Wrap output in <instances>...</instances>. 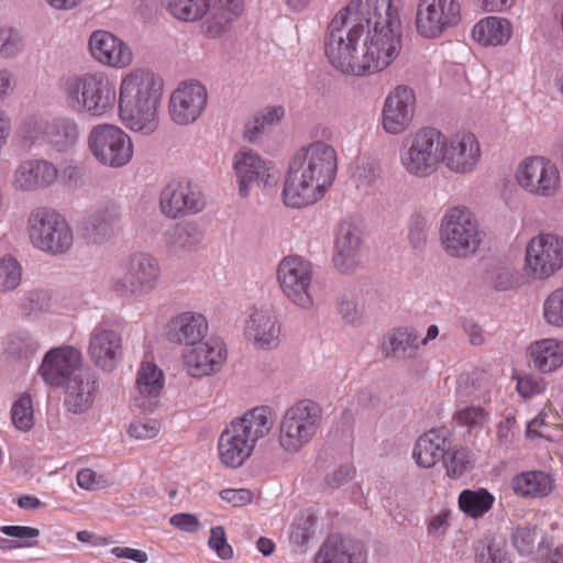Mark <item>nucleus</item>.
<instances>
[{"mask_svg": "<svg viewBox=\"0 0 563 563\" xmlns=\"http://www.w3.org/2000/svg\"><path fill=\"white\" fill-rule=\"evenodd\" d=\"M367 553L361 541L341 536L329 537L316 555L314 563H366Z\"/></svg>", "mask_w": 563, "mask_h": 563, "instance_id": "obj_30", "label": "nucleus"}, {"mask_svg": "<svg viewBox=\"0 0 563 563\" xmlns=\"http://www.w3.org/2000/svg\"><path fill=\"white\" fill-rule=\"evenodd\" d=\"M461 22V5L455 0H419L416 30L423 38H438Z\"/></svg>", "mask_w": 563, "mask_h": 563, "instance_id": "obj_13", "label": "nucleus"}, {"mask_svg": "<svg viewBox=\"0 0 563 563\" xmlns=\"http://www.w3.org/2000/svg\"><path fill=\"white\" fill-rule=\"evenodd\" d=\"M285 115V110L282 106H274L265 108L263 111L256 114L258 120L266 125H273L276 122H279Z\"/></svg>", "mask_w": 563, "mask_h": 563, "instance_id": "obj_64", "label": "nucleus"}, {"mask_svg": "<svg viewBox=\"0 0 563 563\" xmlns=\"http://www.w3.org/2000/svg\"><path fill=\"white\" fill-rule=\"evenodd\" d=\"M121 208L114 201L99 205L85 220V230L95 243L103 242L119 230Z\"/></svg>", "mask_w": 563, "mask_h": 563, "instance_id": "obj_31", "label": "nucleus"}, {"mask_svg": "<svg viewBox=\"0 0 563 563\" xmlns=\"http://www.w3.org/2000/svg\"><path fill=\"white\" fill-rule=\"evenodd\" d=\"M27 233L31 243L49 255L68 252L74 234L66 219L52 208L37 207L27 218Z\"/></svg>", "mask_w": 563, "mask_h": 563, "instance_id": "obj_10", "label": "nucleus"}, {"mask_svg": "<svg viewBox=\"0 0 563 563\" xmlns=\"http://www.w3.org/2000/svg\"><path fill=\"white\" fill-rule=\"evenodd\" d=\"M475 563H511L506 549L490 536L474 543Z\"/></svg>", "mask_w": 563, "mask_h": 563, "instance_id": "obj_43", "label": "nucleus"}, {"mask_svg": "<svg viewBox=\"0 0 563 563\" xmlns=\"http://www.w3.org/2000/svg\"><path fill=\"white\" fill-rule=\"evenodd\" d=\"M232 21L233 18L230 14L212 7L210 15L203 23V32L209 37H218L229 29Z\"/></svg>", "mask_w": 563, "mask_h": 563, "instance_id": "obj_51", "label": "nucleus"}, {"mask_svg": "<svg viewBox=\"0 0 563 563\" xmlns=\"http://www.w3.org/2000/svg\"><path fill=\"white\" fill-rule=\"evenodd\" d=\"M420 346L417 331L408 327L395 328L385 334L382 351L386 357L412 358Z\"/></svg>", "mask_w": 563, "mask_h": 563, "instance_id": "obj_34", "label": "nucleus"}, {"mask_svg": "<svg viewBox=\"0 0 563 563\" xmlns=\"http://www.w3.org/2000/svg\"><path fill=\"white\" fill-rule=\"evenodd\" d=\"M169 523L175 528L188 532L195 533L200 527L198 518L192 514L180 512L169 518Z\"/></svg>", "mask_w": 563, "mask_h": 563, "instance_id": "obj_60", "label": "nucleus"}, {"mask_svg": "<svg viewBox=\"0 0 563 563\" xmlns=\"http://www.w3.org/2000/svg\"><path fill=\"white\" fill-rule=\"evenodd\" d=\"M161 211L169 218L198 213L205 208L199 187L189 179L170 180L161 191Z\"/></svg>", "mask_w": 563, "mask_h": 563, "instance_id": "obj_16", "label": "nucleus"}, {"mask_svg": "<svg viewBox=\"0 0 563 563\" xmlns=\"http://www.w3.org/2000/svg\"><path fill=\"white\" fill-rule=\"evenodd\" d=\"M162 275L158 260L146 252L125 258L109 280V288L122 298H140L154 291Z\"/></svg>", "mask_w": 563, "mask_h": 563, "instance_id": "obj_8", "label": "nucleus"}, {"mask_svg": "<svg viewBox=\"0 0 563 563\" xmlns=\"http://www.w3.org/2000/svg\"><path fill=\"white\" fill-rule=\"evenodd\" d=\"M511 487L521 497L542 498L552 493L554 479L543 471L522 472L512 478Z\"/></svg>", "mask_w": 563, "mask_h": 563, "instance_id": "obj_36", "label": "nucleus"}, {"mask_svg": "<svg viewBox=\"0 0 563 563\" xmlns=\"http://www.w3.org/2000/svg\"><path fill=\"white\" fill-rule=\"evenodd\" d=\"M0 532L16 538L19 548H31L36 545V538L40 536V530L33 527L26 526H2Z\"/></svg>", "mask_w": 563, "mask_h": 563, "instance_id": "obj_54", "label": "nucleus"}, {"mask_svg": "<svg viewBox=\"0 0 563 563\" xmlns=\"http://www.w3.org/2000/svg\"><path fill=\"white\" fill-rule=\"evenodd\" d=\"M444 134L435 128H420L407 134L399 147V164L412 177L426 179L442 164Z\"/></svg>", "mask_w": 563, "mask_h": 563, "instance_id": "obj_6", "label": "nucleus"}, {"mask_svg": "<svg viewBox=\"0 0 563 563\" xmlns=\"http://www.w3.org/2000/svg\"><path fill=\"white\" fill-rule=\"evenodd\" d=\"M355 468L352 464L341 465L339 468L325 476V483L330 487H340L353 478Z\"/></svg>", "mask_w": 563, "mask_h": 563, "instance_id": "obj_61", "label": "nucleus"}, {"mask_svg": "<svg viewBox=\"0 0 563 563\" xmlns=\"http://www.w3.org/2000/svg\"><path fill=\"white\" fill-rule=\"evenodd\" d=\"M538 539L536 527H519L512 533V542L521 554H530L536 548Z\"/></svg>", "mask_w": 563, "mask_h": 563, "instance_id": "obj_56", "label": "nucleus"}, {"mask_svg": "<svg viewBox=\"0 0 563 563\" xmlns=\"http://www.w3.org/2000/svg\"><path fill=\"white\" fill-rule=\"evenodd\" d=\"M24 46L21 33L13 27L0 29V55L5 58L16 56Z\"/></svg>", "mask_w": 563, "mask_h": 563, "instance_id": "obj_49", "label": "nucleus"}, {"mask_svg": "<svg viewBox=\"0 0 563 563\" xmlns=\"http://www.w3.org/2000/svg\"><path fill=\"white\" fill-rule=\"evenodd\" d=\"M57 167L43 158L22 161L13 172L11 186L22 192H34L54 185L58 178Z\"/></svg>", "mask_w": 563, "mask_h": 563, "instance_id": "obj_23", "label": "nucleus"}, {"mask_svg": "<svg viewBox=\"0 0 563 563\" xmlns=\"http://www.w3.org/2000/svg\"><path fill=\"white\" fill-rule=\"evenodd\" d=\"M111 553L118 559H129L137 563H146L148 560V555L145 551L126 547H115L111 550Z\"/></svg>", "mask_w": 563, "mask_h": 563, "instance_id": "obj_63", "label": "nucleus"}, {"mask_svg": "<svg viewBox=\"0 0 563 563\" xmlns=\"http://www.w3.org/2000/svg\"><path fill=\"white\" fill-rule=\"evenodd\" d=\"M208 544L220 559L230 560L233 558V549L227 542L225 531L222 526L211 528Z\"/></svg>", "mask_w": 563, "mask_h": 563, "instance_id": "obj_57", "label": "nucleus"}, {"mask_svg": "<svg viewBox=\"0 0 563 563\" xmlns=\"http://www.w3.org/2000/svg\"><path fill=\"white\" fill-rule=\"evenodd\" d=\"M220 497L234 507H241L252 501L253 493L246 488H228L220 492Z\"/></svg>", "mask_w": 563, "mask_h": 563, "instance_id": "obj_59", "label": "nucleus"}, {"mask_svg": "<svg viewBox=\"0 0 563 563\" xmlns=\"http://www.w3.org/2000/svg\"><path fill=\"white\" fill-rule=\"evenodd\" d=\"M166 8L178 20L195 22L207 13L209 2L208 0H167Z\"/></svg>", "mask_w": 563, "mask_h": 563, "instance_id": "obj_42", "label": "nucleus"}, {"mask_svg": "<svg viewBox=\"0 0 563 563\" xmlns=\"http://www.w3.org/2000/svg\"><path fill=\"white\" fill-rule=\"evenodd\" d=\"M512 33L507 19L488 16L477 22L472 31L473 38L483 46H497L506 44Z\"/></svg>", "mask_w": 563, "mask_h": 563, "instance_id": "obj_37", "label": "nucleus"}, {"mask_svg": "<svg viewBox=\"0 0 563 563\" xmlns=\"http://www.w3.org/2000/svg\"><path fill=\"white\" fill-rule=\"evenodd\" d=\"M416 95L408 86H398L385 99L383 107V129L389 134L405 132L413 119Z\"/></svg>", "mask_w": 563, "mask_h": 563, "instance_id": "obj_19", "label": "nucleus"}, {"mask_svg": "<svg viewBox=\"0 0 563 563\" xmlns=\"http://www.w3.org/2000/svg\"><path fill=\"white\" fill-rule=\"evenodd\" d=\"M492 286L498 291H506L521 284V275L510 267H498L490 273Z\"/></svg>", "mask_w": 563, "mask_h": 563, "instance_id": "obj_50", "label": "nucleus"}, {"mask_svg": "<svg viewBox=\"0 0 563 563\" xmlns=\"http://www.w3.org/2000/svg\"><path fill=\"white\" fill-rule=\"evenodd\" d=\"M11 419L20 431H29L34 426L33 401L30 395L24 394L12 405Z\"/></svg>", "mask_w": 563, "mask_h": 563, "instance_id": "obj_46", "label": "nucleus"}, {"mask_svg": "<svg viewBox=\"0 0 563 563\" xmlns=\"http://www.w3.org/2000/svg\"><path fill=\"white\" fill-rule=\"evenodd\" d=\"M88 147L100 164L114 168L126 165L133 156L130 136L119 126L108 123L97 124L90 130Z\"/></svg>", "mask_w": 563, "mask_h": 563, "instance_id": "obj_11", "label": "nucleus"}, {"mask_svg": "<svg viewBox=\"0 0 563 563\" xmlns=\"http://www.w3.org/2000/svg\"><path fill=\"white\" fill-rule=\"evenodd\" d=\"M542 389L541 382L530 375L519 377L517 380V390L525 398L539 394Z\"/></svg>", "mask_w": 563, "mask_h": 563, "instance_id": "obj_62", "label": "nucleus"}, {"mask_svg": "<svg viewBox=\"0 0 563 563\" xmlns=\"http://www.w3.org/2000/svg\"><path fill=\"white\" fill-rule=\"evenodd\" d=\"M208 329V321L203 314L186 311L169 320L166 339L173 344L192 347L203 341Z\"/></svg>", "mask_w": 563, "mask_h": 563, "instance_id": "obj_26", "label": "nucleus"}, {"mask_svg": "<svg viewBox=\"0 0 563 563\" xmlns=\"http://www.w3.org/2000/svg\"><path fill=\"white\" fill-rule=\"evenodd\" d=\"M277 280L283 294L292 303L302 309L312 308V265L309 261L297 255L284 257L278 264Z\"/></svg>", "mask_w": 563, "mask_h": 563, "instance_id": "obj_12", "label": "nucleus"}, {"mask_svg": "<svg viewBox=\"0 0 563 563\" xmlns=\"http://www.w3.org/2000/svg\"><path fill=\"white\" fill-rule=\"evenodd\" d=\"M361 231L356 224L343 220L339 224L335 238V253L333 264L343 274L351 273L358 265L361 249Z\"/></svg>", "mask_w": 563, "mask_h": 563, "instance_id": "obj_28", "label": "nucleus"}, {"mask_svg": "<svg viewBox=\"0 0 563 563\" xmlns=\"http://www.w3.org/2000/svg\"><path fill=\"white\" fill-rule=\"evenodd\" d=\"M88 355L91 362L103 372H112L123 358L122 335L100 324L90 334Z\"/></svg>", "mask_w": 563, "mask_h": 563, "instance_id": "obj_21", "label": "nucleus"}, {"mask_svg": "<svg viewBox=\"0 0 563 563\" xmlns=\"http://www.w3.org/2000/svg\"><path fill=\"white\" fill-rule=\"evenodd\" d=\"M273 166L253 150L243 148L234 155V170L239 183V195L247 197L254 185L271 184Z\"/></svg>", "mask_w": 563, "mask_h": 563, "instance_id": "obj_25", "label": "nucleus"}, {"mask_svg": "<svg viewBox=\"0 0 563 563\" xmlns=\"http://www.w3.org/2000/svg\"><path fill=\"white\" fill-rule=\"evenodd\" d=\"M336 309L341 319L346 324L355 325L362 320V311L357 308L356 302L351 298L345 296L340 297Z\"/></svg>", "mask_w": 563, "mask_h": 563, "instance_id": "obj_58", "label": "nucleus"}, {"mask_svg": "<svg viewBox=\"0 0 563 563\" xmlns=\"http://www.w3.org/2000/svg\"><path fill=\"white\" fill-rule=\"evenodd\" d=\"M89 52L99 64L112 68H125L133 60L129 45L104 30L93 31L89 36Z\"/></svg>", "mask_w": 563, "mask_h": 563, "instance_id": "obj_24", "label": "nucleus"}, {"mask_svg": "<svg viewBox=\"0 0 563 563\" xmlns=\"http://www.w3.org/2000/svg\"><path fill=\"white\" fill-rule=\"evenodd\" d=\"M530 361L534 368L551 373L563 365V341L542 339L528 347Z\"/></svg>", "mask_w": 563, "mask_h": 563, "instance_id": "obj_35", "label": "nucleus"}, {"mask_svg": "<svg viewBox=\"0 0 563 563\" xmlns=\"http://www.w3.org/2000/svg\"><path fill=\"white\" fill-rule=\"evenodd\" d=\"M51 307V294L44 289H31L24 292L20 309L24 317H35Z\"/></svg>", "mask_w": 563, "mask_h": 563, "instance_id": "obj_45", "label": "nucleus"}, {"mask_svg": "<svg viewBox=\"0 0 563 563\" xmlns=\"http://www.w3.org/2000/svg\"><path fill=\"white\" fill-rule=\"evenodd\" d=\"M442 463L449 477L459 478L472 467L473 457L467 448L453 445L450 438L449 450H446Z\"/></svg>", "mask_w": 563, "mask_h": 563, "instance_id": "obj_41", "label": "nucleus"}, {"mask_svg": "<svg viewBox=\"0 0 563 563\" xmlns=\"http://www.w3.org/2000/svg\"><path fill=\"white\" fill-rule=\"evenodd\" d=\"M427 220L421 214H412L408 225V241L410 245L418 251L424 249L427 244Z\"/></svg>", "mask_w": 563, "mask_h": 563, "instance_id": "obj_53", "label": "nucleus"}, {"mask_svg": "<svg viewBox=\"0 0 563 563\" xmlns=\"http://www.w3.org/2000/svg\"><path fill=\"white\" fill-rule=\"evenodd\" d=\"M439 240L444 253L453 258L474 256L483 242V233L475 214L464 206L451 207L443 213Z\"/></svg>", "mask_w": 563, "mask_h": 563, "instance_id": "obj_7", "label": "nucleus"}, {"mask_svg": "<svg viewBox=\"0 0 563 563\" xmlns=\"http://www.w3.org/2000/svg\"><path fill=\"white\" fill-rule=\"evenodd\" d=\"M273 424L272 411L266 406L253 408L231 421L218 441L221 462L230 467L241 466L251 456L256 442L269 433Z\"/></svg>", "mask_w": 563, "mask_h": 563, "instance_id": "obj_4", "label": "nucleus"}, {"mask_svg": "<svg viewBox=\"0 0 563 563\" xmlns=\"http://www.w3.org/2000/svg\"><path fill=\"white\" fill-rule=\"evenodd\" d=\"M163 387V372L154 363L142 362L136 374L134 406L142 412H153L159 405V395Z\"/></svg>", "mask_w": 563, "mask_h": 563, "instance_id": "obj_27", "label": "nucleus"}, {"mask_svg": "<svg viewBox=\"0 0 563 563\" xmlns=\"http://www.w3.org/2000/svg\"><path fill=\"white\" fill-rule=\"evenodd\" d=\"M526 261L534 277L543 279L563 267V238L540 233L527 245Z\"/></svg>", "mask_w": 563, "mask_h": 563, "instance_id": "obj_15", "label": "nucleus"}, {"mask_svg": "<svg viewBox=\"0 0 563 563\" xmlns=\"http://www.w3.org/2000/svg\"><path fill=\"white\" fill-rule=\"evenodd\" d=\"M450 437L451 434L446 429H432L420 435L412 452L417 464L430 468L442 461L446 450H449Z\"/></svg>", "mask_w": 563, "mask_h": 563, "instance_id": "obj_33", "label": "nucleus"}, {"mask_svg": "<svg viewBox=\"0 0 563 563\" xmlns=\"http://www.w3.org/2000/svg\"><path fill=\"white\" fill-rule=\"evenodd\" d=\"M161 428L162 424L157 419H136L130 423L128 433L136 440H150L159 433Z\"/></svg>", "mask_w": 563, "mask_h": 563, "instance_id": "obj_52", "label": "nucleus"}, {"mask_svg": "<svg viewBox=\"0 0 563 563\" xmlns=\"http://www.w3.org/2000/svg\"><path fill=\"white\" fill-rule=\"evenodd\" d=\"M66 106L77 114L101 118L117 103L115 85L103 73L69 75L60 79Z\"/></svg>", "mask_w": 563, "mask_h": 563, "instance_id": "obj_5", "label": "nucleus"}, {"mask_svg": "<svg viewBox=\"0 0 563 563\" xmlns=\"http://www.w3.org/2000/svg\"><path fill=\"white\" fill-rule=\"evenodd\" d=\"M225 358L224 343L213 338L201 341L183 354L186 372L198 378L219 372Z\"/></svg>", "mask_w": 563, "mask_h": 563, "instance_id": "obj_20", "label": "nucleus"}, {"mask_svg": "<svg viewBox=\"0 0 563 563\" xmlns=\"http://www.w3.org/2000/svg\"><path fill=\"white\" fill-rule=\"evenodd\" d=\"M22 280V268L19 262L12 256H4L0 260V291L14 290Z\"/></svg>", "mask_w": 563, "mask_h": 563, "instance_id": "obj_47", "label": "nucleus"}, {"mask_svg": "<svg viewBox=\"0 0 563 563\" xmlns=\"http://www.w3.org/2000/svg\"><path fill=\"white\" fill-rule=\"evenodd\" d=\"M207 89L198 81H185L172 93L169 113L174 122L189 124L201 114L207 103Z\"/></svg>", "mask_w": 563, "mask_h": 563, "instance_id": "obj_22", "label": "nucleus"}, {"mask_svg": "<svg viewBox=\"0 0 563 563\" xmlns=\"http://www.w3.org/2000/svg\"><path fill=\"white\" fill-rule=\"evenodd\" d=\"M64 388L66 409L73 413H81L93 404L98 380L92 373L81 369Z\"/></svg>", "mask_w": 563, "mask_h": 563, "instance_id": "obj_32", "label": "nucleus"}, {"mask_svg": "<svg viewBox=\"0 0 563 563\" xmlns=\"http://www.w3.org/2000/svg\"><path fill=\"white\" fill-rule=\"evenodd\" d=\"M445 167L459 175L472 173L481 159V145L473 133H457L448 137L444 134L442 147Z\"/></svg>", "mask_w": 563, "mask_h": 563, "instance_id": "obj_18", "label": "nucleus"}, {"mask_svg": "<svg viewBox=\"0 0 563 563\" xmlns=\"http://www.w3.org/2000/svg\"><path fill=\"white\" fill-rule=\"evenodd\" d=\"M44 135L58 152H65L77 144L80 129L74 119L56 118L46 123Z\"/></svg>", "mask_w": 563, "mask_h": 563, "instance_id": "obj_38", "label": "nucleus"}, {"mask_svg": "<svg viewBox=\"0 0 563 563\" xmlns=\"http://www.w3.org/2000/svg\"><path fill=\"white\" fill-rule=\"evenodd\" d=\"M338 157L334 147L316 141L292 156L285 179L283 198L291 208L312 205L323 197L336 175Z\"/></svg>", "mask_w": 563, "mask_h": 563, "instance_id": "obj_2", "label": "nucleus"}, {"mask_svg": "<svg viewBox=\"0 0 563 563\" xmlns=\"http://www.w3.org/2000/svg\"><path fill=\"white\" fill-rule=\"evenodd\" d=\"M162 90V79L148 69L136 68L122 77L118 101L120 118L126 128L144 135L156 131V108Z\"/></svg>", "mask_w": 563, "mask_h": 563, "instance_id": "obj_3", "label": "nucleus"}, {"mask_svg": "<svg viewBox=\"0 0 563 563\" xmlns=\"http://www.w3.org/2000/svg\"><path fill=\"white\" fill-rule=\"evenodd\" d=\"M401 0H350L328 25L324 52L343 74L366 76L387 68L401 47Z\"/></svg>", "mask_w": 563, "mask_h": 563, "instance_id": "obj_1", "label": "nucleus"}, {"mask_svg": "<svg viewBox=\"0 0 563 563\" xmlns=\"http://www.w3.org/2000/svg\"><path fill=\"white\" fill-rule=\"evenodd\" d=\"M543 317L554 327H563V287L552 291L543 303Z\"/></svg>", "mask_w": 563, "mask_h": 563, "instance_id": "obj_48", "label": "nucleus"}, {"mask_svg": "<svg viewBox=\"0 0 563 563\" xmlns=\"http://www.w3.org/2000/svg\"><path fill=\"white\" fill-rule=\"evenodd\" d=\"M80 351L73 346L49 350L43 357L38 374L54 387H65L82 368Z\"/></svg>", "mask_w": 563, "mask_h": 563, "instance_id": "obj_17", "label": "nucleus"}, {"mask_svg": "<svg viewBox=\"0 0 563 563\" xmlns=\"http://www.w3.org/2000/svg\"><path fill=\"white\" fill-rule=\"evenodd\" d=\"M516 179L529 194L547 198L554 196L561 185L558 166L542 156L525 158L517 167Z\"/></svg>", "mask_w": 563, "mask_h": 563, "instance_id": "obj_14", "label": "nucleus"}, {"mask_svg": "<svg viewBox=\"0 0 563 563\" xmlns=\"http://www.w3.org/2000/svg\"><path fill=\"white\" fill-rule=\"evenodd\" d=\"M487 413L482 407L468 406L457 410L454 415V419L459 426L466 427L468 430L481 428Z\"/></svg>", "mask_w": 563, "mask_h": 563, "instance_id": "obj_55", "label": "nucleus"}, {"mask_svg": "<svg viewBox=\"0 0 563 563\" xmlns=\"http://www.w3.org/2000/svg\"><path fill=\"white\" fill-rule=\"evenodd\" d=\"M280 327L271 308L254 309L245 322V335L261 350L278 345Z\"/></svg>", "mask_w": 563, "mask_h": 563, "instance_id": "obj_29", "label": "nucleus"}, {"mask_svg": "<svg viewBox=\"0 0 563 563\" xmlns=\"http://www.w3.org/2000/svg\"><path fill=\"white\" fill-rule=\"evenodd\" d=\"M495 497L486 489H465L460 494V509L471 518H481L490 510Z\"/></svg>", "mask_w": 563, "mask_h": 563, "instance_id": "obj_40", "label": "nucleus"}, {"mask_svg": "<svg viewBox=\"0 0 563 563\" xmlns=\"http://www.w3.org/2000/svg\"><path fill=\"white\" fill-rule=\"evenodd\" d=\"M322 416V407L314 400L301 399L295 402L282 416L279 445L288 453H298L317 435Z\"/></svg>", "mask_w": 563, "mask_h": 563, "instance_id": "obj_9", "label": "nucleus"}, {"mask_svg": "<svg viewBox=\"0 0 563 563\" xmlns=\"http://www.w3.org/2000/svg\"><path fill=\"white\" fill-rule=\"evenodd\" d=\"M200 241V231L189 223L177 224L167 232V244L174 250H192Z\"/></svg>", "mask_w": 563, "mask_h": 563, "instance_id": "obj_44", "label": "nucleus"}, {"mask_svg": "<svg viewBox=\"0 0 563 563\" xmlns=\"http://www.w3.org/2000/svg\"><path fill=\"white\" fill-rule=\"evenodd\" d=\"M38 341L27 331L9 334L4 341L8 357L27 363L40 350Z\"/></svg>", "mask_w": 563, "mask_h": 563, "instance_id": "obj_39", "label": "nucleus"}]
</instances>
